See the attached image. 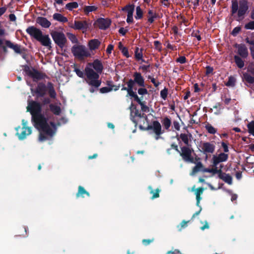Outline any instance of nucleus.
Instances as JSON below:
<instances>
[{
    "instance_id": "nucleus-53",
    "label": "nucleus",
    "mask_w": 254,
    "mask_h": 254,
    "mask_svg": "<svg viewBox=\"0 0 254 254\" xmlns=\"http://www.w3.org/2000/svg\"><path fill=\"white\" fill-rule=\"evenodd\" d=\"M43 107V113H42L43 115H44V117L47 118L48 119L49 114L50 113V108L48 107V106H46V108L45 107Z\"/></svg>"
},
{
    "instance_id": "nucleus-41",
    "label": "nucleus",
    "mask_w": 254,
    "mask_h": 254,
    "mask_svg": "<svg viewBox=\"0 0 254 254\" xmlns=\"http://www.w3.org/2000/svg\"><path fill=\"white\" fill-rule=\"evenodd\" d=\"M143 17V11L139 6H138L136 8V15L135 18L136 19L142 18Z\"/></svg>"
},
{
    "instance_id": "nucleus-58",
    "label": "nucleus",
    "mask_w": 254,
    "mask_h": 254,
    "mask_svg": "<svg viewBox=\"0 0 254 254\" xmlns=\"http://www.w3.org/2000/svg\"><path fill=\"white\" fill-rule=\"evenodd\" d=\"M221 146L222 147H223V150H224V152H229V149H228V145L226 143H225V142H221Z\"/></svg>"
},
{
    "instance_id": "nucleus-17",
    "label": "nucleus",
    "mask_w": 254,
    "mask_h": 254,
    "mask_svg": "<svg viewBox=\"0 0 254 254\" xmlns=\"http://www.w3.org/2000/svg\"><path fill=\"white\" fill-rule=\"evenodd\" d=\"M72 27L76 30H86L88 27V24L86 21L75 20Z\"/></svg>"
},
{
    "instance_id": "nucleus-62",
    "label": "nucleus",
    "mask_w": 254,
    "mask_h": 254,
    "mask_svg": "<svg viewBox=\"0 0 254 254\" xmlns=\"http://www.w3.org/2000/svg\"><path fill=\"white\" fill-rule=\"evenodd\" d=\"M173 126L176 130L178 131L180 130V124L178 121H174L173 122Z\"/></svg>"
},
{
    "instance_id": "nucleus-16",
    "label": "nucleus",
    "mask_w": 254,
    "mask_h": 254,
    "mask_svg": "<svg viewBox=\"0 0 254 254\" xmlns=\"http://www.w3.org/2000/svg\"><path fill=\"white\" fill-rule=\"evenodd\" d=\"M235 47L238 49V54L243 59H246L248 56V51L244 44H236Z\"/></svg>"
},
{
    "instance_id": "nucleus-54",
    "label": "nucleus",
    "mask_w": 254,
    "mask_h": 254,
    "mask_svg": "<svg viewBox=\"0 0 254 254\" xmlns=\"http://www.w3.org/2000/svg\"><path fill=\"white\" fill-rule=\"evenodd\" d=\"M176 62L177 63L183 64L187 62V59L185 56H181L177 59Z\"/></svg>"
},
{
    "instance_id": "nucleus-39",
    "label": "nucleus",
    "mask_w": 254,
    "mask_h": 254,
    "mask_svg": "<svg viewBox=\"0 0 254 254\" xmlns=\"http://www.w3.org/2000/svg\"><path fill=\"white\" fill-rule=\"evenodd\" d=\"M78 6V4L77 2H71L67 3L65 8L69 10H72L74 8H77Z\"/></svg>"
},
{
    "instance_id": "nucleus-35",
    "label": "nucleus",
    "mask_w": 254,
    "mask_h": 254,
    "mask_svg": "<svg viewBox=\"0 0 254 254\" xmlns=\"http://www.w3.org/2000/svg\"><path fill=\"white\" fill-rule=\"evenodd\" d=\"M122 10L123 11H126L127 12V14H129V12L133 14L134 10V5L132 4H127L125 6L122 8Z\"/></svg>"
},
{
    "instance_id": "nucleus-15",
    "label": "nucleus",
    "mask_w": 254,
    "mask_h": 254,
    "mask_svg": "<svg viewBox=\"0 0 254 254\" xmlns=\"http://www.w3.org/2000/svg\"><path fill=\"white\" fill-rule=\"evenodd\" d=\"M133 98L134 101L136 102L141 106V111L143 112H148L149 111V107L145 105V102L143 101V96L139 97L137 95L130 96Z\"/></svg>"
},
{
    "instance_id": "nucleus-20",
    "label": "nucleus",
    "mask_w": 254,
    "mask_h": 254,
    "mask_svg": "<svg viewBox=\"0 0 254 254\" xmlns=\"http://www.w3.org/2000/svg\"><path fill=\"white\" fill-rule=\"evenodd\" d=\"M92 66L97 74L101 73L103 69V65L101 62L98 60H95L92 64Z\"/></svg>"
},
{
    "instance_id": "nucleus-59",
    "label": "nucleus",
    "mask_w": 254,
    "mask_h": 254,
    "mask_svg": "<svg viewBox=\"0 0 254 254\" xmlns=\"http://www.w3.org/2000/svg\"><path fill=\"white\" fill-rule=\"evenodd\" d=\"M122 52L123 54V55L127 58H128L129 57L128 50L126 47H123L122 49Z\"/></svg>"
},
{
    "instance_id": "nucleus-36",
    "label": "nucleus",
    "mask_w": 254,
    "mask_h": 254,
    "mask_svg": "<svg viewBox=\"0 0 254 254\" xmlns=\"http://www.w3.org/2000/svg\"><path fill=\"white\" fill-rule=\"evenodd\" d=\"M177 138L178 141H180V138L181 139L182 141L186 145H188L189 143V140L188 138V135L185 133H181L180 135V137H178V135H177Z\"/></svg>"
},
{
    "instance_id": "nucleus-48",
    "label": "nucleus",
    "mask_w": 254,
    "mask_h": 254,
    "mask_svg": "<svg viewBox=\"0 0 254 254\" xmlns=\"http://www.w3.org/2000/svg\"><path fill=\"white\" fill-rule=\"evenodd\" d=\"M113 89L112 87H104L100 89V92L101 93H106L112 91Z\"/></svg>"
},
{
    "instance_id": "nucleus-52",
    "label": "nucleus",
    "mask_w": 254,
    "mask_h": 254,
    "mask_svg": "<svg viewBox=\"0 0 254 254\" xmlns=\"http://www.w3.org/2000/svg\"><path fill=\"white\" fill-rule=\"evenodd\" d=\"M241 30V28L240 27H239V26L236 27L232 30V32H231V34L234 36H236L240 32Z\"/></svg>"
},
{
    "instance_id": "nucleus-50",
    "label": "nucleus",
    "mask_w": 254,
    "mask_h": 254,
    "mask_svg": "<svg viewBox=\"0 0 254 254\" xmlns=\"http://www.w3.org/2000/svg\"><path fill=\"white\" fill-rule=\"evenodd\" d=\"M74 71L75 72L76 74H77V75L78 77H79L80 78L84 77V73L83 71H81L80 69L75 67L74 69Z\"/></svg>"
},
{
    "instance_id": "nucleus-49",
    "label": "nucleus",
    "mask_w": 254,
    "mask_h": 254,
    "mask_svg": "<svg viewBox=\"0 0 254 254\" xmlns=\"http://www.w3.org/2000/svg\"><path fill=\"white\" fill-rule=\"evenodd\" d=\"M245 28L246 29H254V21H251L245 24Z\"/></svg>"
},
{
    "instance_id": "nucleus-13",
    "label": "nucleus",
    "mask_w": 254,
    "mask_h": 254,
    "mask_svg": "<svg viewBox=\"0 0 254 254\" xmlns=\"http://www.w3.org/2000/svg\"><path fill=\"white\" fill-rule=\"evenodd\" d=\"M26 31L29 35L34 38L37 41L42 36L43 34L42 32L39 29L33 26L28 27L26 29Z\"/></svg>"
},
{
    "instance_id": "nucleus-2",
    "label": "nucleus",
    "mask_w": 254,
    "mask_h": 254,
    "mask_svg": "<svg viewBox=\"0 0 254 254\" xmlns=\"http://www.w3.org/2000/svg\"><path fill=\"white\" fill-rule=\"evenodd\" d=\"M133 79H129L126 84L127 87L122 86V91H127V96H132L137 95L136 93L133 91V86L136 84L138 86L143 87H145L144 78L142 76L141 73L135 72L133 74Z\"/></svg>"
},
{
    "instance_id": "nucleus-23",
    "label": "nucleus",
    "mask_w": 254,
    "mask_h": 254,
    "mask_svg": "<svg viewBox=\"0 0 254 254\" xmlns=\"http://www.w3.org/2000/svg\"><path fill=\"white\" fill-rule=\"evenodd\" d=\"M135 111L134 112V116L132 117L131 119L132 122L134 124L135 126L136 127L137 125V121L135 119V117H137L140 118H144L145 121H148V118L147 116L144 114V113L141 114L139 112V111L138 109H136V108H135Z\"/></svg>"
},
{
    "instance_id": "nucleus-18",
    "label": "nucleus",
    "mask_w": 254,
    "mask_h": 254,
    "mask_svg": "<svg viewBox=\"0 0 254 254\" xmlns=\"http://www.w3.org/2000/svg\"><path fill=\"white\" fill-rule=\"evenodd\" d=\"M218 175L219 178L223 180L226 183L229 185L232 184V177L229 174L223 173L222 171L221 170V172L218 173Z\"/></svg>"
},
{
    "instance_id": "nucleus-26",
    "label": "nucleus",
    "mask_w": 254,
    "mask_h": 254,
    "mask_svg": "<svg viewBox=\"0 0 254 254\" xmlns=\"http://www.w3.org/2000/svg\"><path fill=\"white\" fill-rule=\"evenodd\" d=\"M148 22L150 24L154 22L155 19L159 18V16L158 14L154 12L152 10L149 9L148 11Z\"/></svg>"
},
{
    "instance_id": "nucleus-64",
    "label": "nucleus",
    "mask_w": 254,
    "mask_h": 254,
    "mask_svg": "<svg viewBox=\"0 0 254 254\" xmlns=\"http://www.w3.org/2000/svg\"><path fill=\"white\" fill-rule=\"evenodd\" d=\"M114 49V46L112 44H110L108 46L106 49V52L107 54H110L112 53V50Z\"/></svg>"
},
{
    "instance_id": "nucleus-5",
    "label": "nucleus",
    "mask_w": 254,
    "mask_h": 254,
    "mask_svg": "<svg viewBox=\"0 0 254 254\" xmlns=\"http://www.w3.org/2000/svg\"><path fill=\"white\" fill-rule=\"evenodd\" d=\"M239 7L237 0H232L231 12L232 14L238 12V16L242 17L247 13L248 9V2L247 0H240L239 1Z\"/></svg>"
},
{
    "instance_id": "nucleus-61",
    "label": "nucleus",
    "mask_w": 254,
    "mask_h": 254,
    "mask_svg": "<svg viewBox=\"0 0 254 254\" xmlns=\"http://www.w3.org/2000/svg\"><path fill=\"white\" fill-rule=\"evenodd\" d=\"M213 71V68L210 66H207L206 67V71L205 74L206 75H208L210 73H212Z\"/></svg>"
},
{
    "instance_id": "nucleus-29",
    "label": "nucleus",
    "mask_w": 254,
    "mask_h": 254,
    "mask_svg": "<svg viewBox=\"0 0 254 254\" xmlns=\"http://www.w3.org/2000/svg\"><path fill=\"white\" fill-rule=\"evenodd\" d=\"M161 123L164 128L167 130H169V128L171 125V120L168 117H165L161 121Z\"/></svg>"
},
{
    "instance_id": "nucleus-33",
    "label": "nucleus",
    "mask_w": 254,
    "mask_h": 254,
    "mask_svg": "<svg viewBox=\"0 0 254 254\" xmlns=\"http://www.w3.org/2000/svg\"><path fill=\"white\" fill-rule=\"evenodd\" d=\"M203 169V166L201 162H198L196 165L192 168L191 175H194L199 171H201Z\"/></svg>"
},
{
    "instance_id": "nucleus-3",
    "label": "nucleus",
    "mask_w": 254,
    "mask_h": 254,
    "mask_svg": "<svg viewBox=\"0 0 254 254\" xmlns=\"http://www.w3.org/2000/svg\"><path fill=\"white\" fill-rule=\"evenodd\" d=\"M85 72L86 82L91 86L89 89V92L93 93L101 85V80L99 79L100 76L93 69L88 67L85 68Z\"/></svg>"
},
{
    "instance_id": "nucleus-27",
    "label": "nucleus",
    "mask_w": 254,
    "mask_h": 254,
    "mask_svg": "<svg viewBox=\"0 0 254 254\" xmlns=\"http://www.w3.org/2000/svg\"><path fill=\"white\" fill-rule=\"evenodd\" d=\"M100 42L98 39H92L88 43V45L89 47V48L91 50H95L96 49H97L100 45Z\"/></svg>"
},
{
    "instance_id": "nucleus-19",
    "label": "nucleus",
    "mask_w": 254,
    "mask_h": 254,
    "mask_svg": "<svg viewBox=\"0 0 254 254\" xmlns=\"http://www.w3.org/2000/svg\"><path fill=\"white\" fill-rule=\"evenodd\" d=\"M41 44L44 46L48 47L49 49L51 48V40L48 35H43L41 36L39 40Z\"/></svg>"
},
{
    "instance_id": "nucleus-32",
    "label": "nucleus",
    "mask_w": 254,
    "mask_h": 254,
    "mask_svg": "<svg viewBox=\"0 0 254 254\" xmlns=\"http://www.w3.org/2000/svg\"><path fill=\"white\" fill-rule=\"evenodd\" d=\"M234 59L235 64L237 65V66L240 68H242L244 66V62L242 60V59L237 55H235L234 57Z\"/></svg>"
},
{
    "instance_id": "nucleus-51",
    "label": "nucleus",
    "mask_w": 254,
    "mask_h": 254,
    "mask_svg": "<svg viewBox=\"0 0 254 254\" xmlns=\"http://www.w3.org/2000/svg\"><path fill=\"white\" fill-rule=\"evenodd\" d=\"M154 45L155 49L157 50L159 52L161 51V50H162L161 43L159 41H155L154 42Z\"/></svg>"
},
{
    "instance_id": "nucleus-31",
    "label": "nucleus",
    "mask_w": 254,
    "mask_h": 254,
    "mask_svg": "<svg viewBox=\"0 0 254 254\" xmlns=\"http://www.w3.org/2000/svg\"><path fill=\"white\" fill-rule=\"evenodd\" d=\"M203 172H207L212 173L213 175L218 174V173L221 172V169H218L217 167H212V168H204L202 170Z\"/></svg>"
},
{
    "instance_id": "nucleus-25",
    "label": "nucleus",
    "mask_w": 254,
    "mask_h": 254,
    "mask_svg": "<svg viewBox=\"0 0 254 254\" xmlns=\"http://www.w3.org/2000/svg\"><path fill=\"white\" fill-rule=\"evenodd\" d=\"M84 194H86L88 197L90 196L89 192L86 191L83 187L79 186L78 187V191L76 194V197L78 198L79 197H81L83 198L84 197Z\"/></svg>"
},
{
    "instance_id": "nucleus-38",
    "label": "nucleus",
    "mask_w": 254,
    "mask_h": 254,
    "mask_svg": "<svg viewBox=\"0 0 254 254\" xmlns=\"http://www.w3.org/2000/svg\"><path fill=\"white\" fill-rule=\"evenodd\" d=\"M205 128L210 134H214L217 131V129L209 123H207L205 125Z\"/></svg>"
},
{
    "instance_id": "nucleus-7",
    "label": "nucleus",
    "mask_w": 254,
    "mask_h": 254,
    "mask_svg": "<svg viewBox=\"0 0 254 254\" xmlns=\"http://www.w3.org/2000/svg\"><path fill=\"white\" fill-rule=\"evenodd\" d=\"M73 56L80 60L90 56V53L85 46L74 45L71 49Z\"/></svg>"
},
{
    "instance_id": "nucleus-12",
    "label": "nucleus",
    "mask_w": 254,
    "mask_h": 254,
    "mask_svg": "<svg viewBox=\"0 0 254 254\" xmlns=\"http://www.w3.org/2000/svg\"><path fill=\"white\" fill-rule=\"evenodd\" d=\"M228 159V155L225 153H221L218 155H213L212 158V166L217 167L221 162H225Z\"/></svg>"
},
{
    "instance_id": "nucleus-4",
    "label": "nucleus",
    "mask_w": 254,
    "mask_h": 254,
    "mask_svg": "<svg viewBox=\"0 0 254 254\" xmlns=\"http://www.w3.org/2000/svg\"><path fill=\"white\" fill-rule=\"evenodd\" d=\"M47 90H48L50 97L51 98L55 99L57 94L53 84L51 82H48L47 86L43 82L39 83L35 89V93L38 97H44L46 94Z\"/></svg>"
},
{
    "instance_id": "nucleus-28",
    "label": "nucleus",
    "mask_w": 254,
    "mask_h": 254,
    "mask_svg": "<svg viewBox=\"0 0 254 254\" xmlns=\"http://www.w3.org/2000/svg\"><path fill=\"white\" fill-rule=\"evenodd\" d=\"M49 108L50 111L55 115H60L61 113V107L58 105L54 104H50L49 105Z\"/></svg>"
},
{
    "instance_id": "nucleus-57",
    "label": "nucleus",
    "mask_w": 254,
    "mask_h": 254,
    "mask_svg": "<svg viewBox=\"0 0 254 254\" xmlns=\"http://www.w3.org/2000/svg\"><path fill=\"white\" fill-rule=\"evenodd\" d=\"M133 21V14L129 12V14L127 15V22L128 23H132Z\"/></svg>"
},
{
    "instance_id": "nucleus-55",
    "label": "nucleus",
    "mask_w": 254,
    "mask_h": 254,
    "mask_svg": "<svg viewBox=\"0 0 254 254\" xmlns=\"http://www.w3.org/2000/svg\"><path fill=\"white\" fill-rule=\"evenodd\" d=\"M68 38L73 43H77L78 42V40L76 36L72 34H69Z\"/></svg>"
},
{
    "instance_id": "nucleus-42",
    "label": "nucleus",
    "mask_w": 254,
    "mask_h": 254,
    "mask_svg": "<svg viewBox=\"0 0 254 254\" xmlns=\"http://www.w3.org/2000/svg\"><path fill=\"white\" fill-rule=\"evenodd\" d=\"M236 79L233 76H230L228 78V81L226 83L227 86L233 87L235 85Z\"/></svg>"
},
{
    "instance_id": "nucleus-45",
    "label": "nucleus",
    "mask_w": 254,
    "mask_h": 254,
    "mask_svg": "<svg viewBox=\"0 0 254 254\" xmlns=\"http://www.w3.org/2000/svg\"><path fill=\"white\" fill-rule=\"evenodd\" d=\"M139 87L140 88H139L137 90V93L139 95H142V96L143 95H146V94H148V90H147V89L144 88V87Z\"/></svg>"
},
{
    "instance_id": "nucleus-44",
    "label": "nucleus",
    "mask_w": 254,
    "mask_h": 254,
    "mask_svg": "<svg viewBox=\"0 0 254 254\" xmlns=\"http://www.w3.org/2000/svg\"><path fill=\"white\" fill-rule=\"evenodd\" d=\"M138 51L139 48L138 47L136 48L135 51V58L138 61L140 60V59H142V58L143 57L141 50L140 52H139Z\"/></svg>"
},
{
    "instance_id": "nucleus-10",
    "label": "nucleus",
    "mask_w": 254,
    "mask_h": 254,
    "mask_svg": "<svg viewBox=\"0 0 254 254\" xmlns=\"http://www.w3.org/2000/svg\"><path fill=\"white\" fill-rule=\"evenodd\" d=\"M180 149L181 150L178 153L185 162L195 163L193 157L192 156L193 150L191 149L186 146L181 147Z\"/></svg>"
},
{
    "instance_id": "nucleus-24",
    "label": "nucleus",
    "mask_w": 254,
    "mask_h": 254,
    "mask_svg": "<svg viewBox=\"0 0 254 254\" xmlns=\"http://www.w3.org/2000/svg\"><path fill=\"white\" fill-rule=\"evenodd\" d=\"M5 44L7 47L13 49L17 54H21L22 51L20 49V46L18 44H13L10 41L6 40Z\"/></svg>"
},
{
    "instance_id": "nucleus-1",
    "label": "nucleus",
    "mask_w": 254,
    "mask_h": 254,
    "mask_svg": "<svg viewBox=\"0 0 254 254\" xmlns=\"http://www.w3.org/2000/svg\"><path fill=\"white\" fill-rule=\"evenodd\" d=\"M26 109L31 115V121L35 127L47 135L52 136L54 132L48 123V119L42 113L41 103L35 101H28Z\"/></svg>"
},
{
    "instance_id": "nucleus-21",
    "label": "nucleus",
    "mask_w": 254,
    "mask_h": 254,
    "mask_svg": "<svg viewBox=\"0 0 254 254\" xmlns=\"http://www.w3.org/2000/svg\"><path fill=\"white\" fill-rule=\"evenodd\" d=\"M32 130L30 127H23L21 132L20 133L17 132L16 134L20 140H23L26 138L27 135L30 134Z\"/></svg>"
},
{
    "instance_id": "nucleus-43",
    "label": "nucleus",
    "mask_w": 254,
    "mask_h": 254,
    "mask_svg": "<svg viewBox=\"0 0 254 254\" xmlns=\"http://www.w3.org/2000/svg\"><path fill=\"white\" fill-rule=\"evenodd\" d=\"M249 132L254 136V121L248 124Z\"/></svg>"
},
{
    "instance_id": "nucleus-46",
    "label": "nucleus",
    "mask_w": 254,
    "mask_h": 254,
    "mask_svg": "<svg viewBox=\"0 0 254 254\" xmlns=\"http://www.w3.org/2000/svg\"><path fill=\"white\" fill-rule=\"evenodd\" d=\"M51 103V100L48 97H44L43 99H41V104L42 105V108L43 107H44L45 105L50 104Z\"/></svg>"
},
{
    "instance_id": "nucleus-30",
    "label": "nucleus",
    "mask_w": 254,
    "mask_h": 254,
    "mask_svg": "<svg viewBox=\"0 0 254 254\" xmlns=\"http://www.w3.org/2000/svg\"><path fill=\"white\" fill-rule=\"evenodd\" d=\"M53 18L57 21L63 23L66 22L68 21L67 18L66 17L58 13H56L53 15Z\"/></svg>"
},
{
    "instance_id": "nucleus-22",
    "label": "nucleus",
    "mask_w": 254,
    "mask_h": 254,
    "mask_svg": "<svg viewBox=\"0 0 254 254\" xmlns=\"http://www.w3.org/2000/svg\"><path fill=\"white\" fill-rule=\"evenodd\" d=\"M37 23L40 24L44 28H49L51 23L46 18L43 17H38L37 19Z\"/></svg>"
},
{
    "instance_id": "nucleus-8",
    "label": "nucleus",
    "mask_w": 254,
    "mask_h": 254,
    "mask_svg": "<svg viewBox=\"0 0 254 254\" xmlns=\"http://www.w3.org/2000/svg\"><path fill=\"white\" fill-rule=\"evenodd\" d=\"M24 70L27 75L32 78L34 81H37L45 79L47 75L45 73L39 71L34 68L27 65L24 66Z\"/></svg>"
},
{
    "instance_id": "nucleus-47",
    "label": "nucleus",
    "mask_w": 254,
    "mask_h": 254,
    "mask_svg": "<svg viewBox=\"0 0 254 254\" xmlns=\"http://www.w3.org/2000/svg\"><path fill=\"white\" fill-rule=\"evenodd\" d=\"M167 95H168V89L166 88H164L160 92V96L163 99L166 100L167 99Z\"/></svg>"
},
{
    "instance_id": "nucleus-37",
    "label": "nucleus",
    "mask_w": 254,
    "mask_h": 254,
    "mask_svg": "<svg viewBox=\"0 0 254 254\" xmlns=\"http://www.w3.org/2000/svg\"><path fill=\"white\" fill-rule=\"evenodd\" d=\"M243 77L245 80L249 83H254V77L252 76L248 73H244L243 74Z\"/></svg>"
},
{
    "instance_id": "nucleus-63",
    "label": "nucleus",
    "mask_w": 254,
    "mask_h": 254,
    "mask_svg": "<svg viewBox=\"0 0 254 254\" xmlns=\"http://www.w3.org/2000/svg\"><path fill=\"white\" fill-rule=\"evenodd\" d=\"M153 241V239H143L142 241L143 244L145 246L149 245L151 242Z\"/></svg>"
},
{
    "instance_id": "nucleus-6",
    "label": "nucleus",
    "mask_w": 254,
    "mask_h": 254,
    "mask_svg": "<svg viewBox=\"0 0 254 254\" xmlns=\"http://www.w3.org/2000/svg\"><path fill=\"white\" fill-rule=\"evenodd\" d=\"M139 128L140 130H152L153 132L155 134V138L156 140H158L161 138V135L164 133V130L162 129V126L158 121H153L152 122L151 125H148L146 127H144L142 125L139 126Z\"/></svg>"
},
{
    "instance_id": "nucleus-9",
    "label": "nucleus",
    "mask_w": 254,
    "mask_h": 254,
    "mask_svg": "<svg viewBox=\"0 0 254 254\" xmlns=\"http://www.w3.org/2000/svg\"><path fill=\"white\" fill-rule=\"evenodd\" d=\"M51 35L55 43L61 48H63L67 41L65 35L56 31H52Z\"/></svg>"
},
{
    "instance_id": "nucleus-60",
    "label": "nucleus",
    "mask_w": 254,
    "mask_h": 254,
    "mask_svg": "<svg viewBox=\"0 0 254 254\" xmlns=\"http://www.w3.org/2000/svg\"><path fill=\"white\" fill-rule=\"evenodd\" d=\"M47 139V136L42 132H40L39 136V140L40 141H44Z\"/></svg>"
},
{
    "instance_id": "nucleus-11",
    "label": "nucleus",
    "mask_w": 254,
    "mask_h": 254,
    "mask_svg": "<svg viewBox=\"0 0 254 254\" xmlns=\"http://www.w3.org/2000/svg\"><path fill=\"white\" fill-rule=\"evenodd\" d=\"M215 149V145L213 142H204L202 143L201 151L204 154L213 153Z\"/></svg>"
},
{
    "instance_id": "nucleus-34",
    "label": "nucleus",
    "mask_w": 254,
    "mask_h": 254,
    "mask_svg": "<svg viewBox=\"0 0 254 254\" xmlns=\"http://www.w3.org/2000/svg\"><path fill=\"white\" fill-rule=\"evenodd\" d=\"M148 189L150 190V193L152 194V196H151L152 199H154L159 197V192L160 190L159 189H156L154 190L151 186H149Z\"/></svg>"
},
{
    "instance_id": "nucleus-56",
    "label": "nucleus",
    "mask_w": 254,
    "mask_h": 254,
    "mask_svg": "<svg viewBox=\"0 0 254 254\" xmlns=\"http://www.w3.org/2000/svg\"><path fill=\"white\" fill-rule=\"evenodd\" d=\"M200 31L197 30L196 32H193L191 34L192 37H196L198 41H200L201 39V36L199 35Z\"/></svg>"
},
{
    "instance_id": "nucleus-40",
    "label": "nucleus",
    "mask_w": 254,
    "mask_h": 254,
    "mask_svg": "<svg viewBox=\"0 0 254 254\" xmlns=\"http://www.w3.org/2000/svg\"><path fill=\"white\" fill-rule=\"evenodd\" d=\"M97 7L94 5L85 6L84 7V12L86 14H88L90 12L96 11Z\"/></svg>"
},
{
    "instance_id": "nucleus-14",
    "label": "nucleus",
    "mask_w": 254,
    "mask_h": 254,
    "mask_svg": "<svg viewBox=\"0 0 254 254\" xmlns=\"http://www.w3.org/2000/svg\"><path fill=\"white\" fill-rule=\"evenodd\" d=\"M95 23L99 29L106 30L110 27L111 21L108 18H100L96 21Z\"/></svg>"
}]
</instances>
